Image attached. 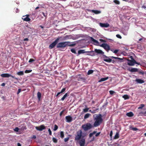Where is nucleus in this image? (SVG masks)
Returning <instances> with one entry per match:
<instances>
[{
    "instance_id": "39448f33",
    "label": "nucleus",
    "mask_w": 146,
    "mask_h": 146,
    "mask_svg": "<svg viewBox=\"0 0 146 146\" xmlns=\"http://www.w3.org/2000/svg\"><path fill=\"white\" fill-rule=\"evenodd\" d=\"M61 38V37H58L53 42L49 45V48L50 49L53 48L58 43L59 40Z\"/></svg>"
},
{
    "instance_id": "aec40b11",
    "label": "nucleus",
    "mask_w": 146,
    "mask_h": 146,
    "mask_svg": "<svg viewBox=\"0 0 146 146\" xmlns=\"http://www.w3.org/2000/svg\"><path fill=\"white\" fill-rule=\"evenodd\" d=\"M126 115L129 117H132L133 116L134 114L132 112H130L127 113Z\"/></svg>"
},
{
    "instance_id": "5fc2aeb1",
    "label": "nucleus",
    "mask_w": 146,
    "mask_h": 146,
    "mask_svg": "<svg viewBox=\"0 0 146 146\" xmlns=\"http://www.w3.org/2000/svg\"><path fill=\"white\" fill-rule=\"evenodd\" d=\"M64 110L60 112V116H61L62 115V114H63V113L64 112Z\"/></svg>"
},
{
    "instance_id": "0e129e2a",
    "label": "nucleus",
    "mask_w": 146,
    "mask_h": 146,
    "mask_svg": "<svg viewBox=\"0 0 146 146\" xmlns=\"http://www.w3.org/2000/svg\"><path fill=\"white\" fill-rule=\"evenodd\" d=\"M5 85V84L4 83H3L1 84V86H4Z\"/></svg>"
},
{
    "instance_id": "0eeeda50",
    "label": "nucleus",
    "mask_w": 146,
    "mask_h": 146,
    "mask_svg": "<svg viewBox=\"0 0 146 146\" xmlns=\"http://www.w3.org/2000/svg\"><path fill=\"white\" fill-rule=\"evenodd\" d=\"M1 76L3 78H9L11 77L13 78H15L17 80H18V79L17 78L15 77L14 76H12L11 74L8 73H3L1 75Z\"/></svg>"
},
{
    "instance_id": "f8f14e48",
    "label": "nucleus",
    "mask_w": 146,
    "mask_h": 146,
    "mask_svg": "<svg viewBox=\"0 0 146 146\" xmlns=\"http://www.w3.org/2000/svg\"><path fill=\"white\" fill-rule=\"evenodd\" d=\"M29 15H27L25 16H23L22 19L24 21L27 22L31 20V19L29 18Z\"/></svg>"
},
{
    "instance_id": "ea45409f",
    "label": "nucleus",
    "mask_w": 146,
    "mask_h": 146,
    "mask_svg": "<svg viewBox=\"0 0 146 146\" xmlns=\"http://www.w3.org/2000/svg\"><path fill=\"white\" fill-rule=\"evenodd\" d=\"M133 131H136L138 130V129L136 127H131L130 128Z\"/></svg>"
},
{
    "instance_id": "9b49d317",
    "label": "nucleus",
    "mask_w": 146,
    "mask_h": 146,
    "mask_svg": "<svg viewBox=\"0 0 146 146\" xmlns=\"http://www.w3.org/2000/svg\"><path fill=\"white\" fill-rule=\"evenodd\" d=\"M103 58L104 59L103 60L104 61L109 63L111 62L112 60L111 58H108V56L104 54H103Z\"/></svg>"
},
{
    "instance_id": "37998d69",
    "label": "nucleus",
    "mask_w": 146,
    "mask_h": 146,
    "mask_svg": "<svg viewBox=\"0 0 146 146\" xmlns=\"http://www.w3.org/2000/svg\"><path fill=\"white\" fill-rule=\"evenodd\" d=\"M69 137H67L64 139V140L65 142H67L69 139Z\"/></svg>"
},
{
    "instance_id": "412c9836",
    "label": "nucleus",
    "mask_w": 146,
    "mask_h": 146,
    "mask_svg": "<svg viewBox=\"0 0 146 146\" xmlns=\"http://www.w3.org/2000/svg\"><path fill=\"white\" fill-rule=\"evenodd\" d=\"M78 81H84L86 79L85 78L81 76H80L78 78Z\"/></svg>"
},
{
    "instance_id": "bb28decb",
    "label": "nucleus",
    "mask_w": 146,
    "mask_h": 146,
    "mask_svg": "<svg viewBox=\"0 0 146 146\" xmlns=\"http://www.w3.org/2000/svg\"><path fill=\"white\" fill-rule=\"evenodd\" d=\"M119 133H118L117 132L116 133V134L115 135L114 137V139H118L119 138Z\"/></svg>"
},
{
    "instance_id": "f03ea898",
    "label": "nucleus",
    "mask_w": 146,
    "mask_h": 146,
    "mask_svg": "<svg viewBox=\"0 0 146 146\" xmlns=\"http://www.w3.org/2000/svg\"><path fill=\"white\" fill-rule=\"evenodd\" d=\"M76 44L75 43H72L69 42H60L58 43L57 45V48H64L67 46H73Z\"/></svg>"
},
{
    "instance_id": "c9c22d12",
    "label": "nucleus",
    "mask_w": 146,
    "mask_h": 146,
    "mask_svg": "<svg viewBox=\"0 0 146 146\" xmlns=\"http://www.w3.org/2000/svg\"><path fill=\"white\" fill-rule=\"evenodd\" d=\"M70 51L73 53H74L75 54L76 53V50L75 49H74V48L70 50Z\"/></svg>"
},
{
    "instance_id": "4468645a",
    "label": "nucleus",
    "mask_w": 146,
    "mask_h": 146,
    "mask_svg": "<svg viewBox=\"0 0 146 146\" xmlns=\"http://www.w3.org/2000/svg\"><path fill=\"white\" fill-rule=\"evenodd\" d=\"M100 25L102 27H108L110 26V25L108 23H100Z\"/></svg>"
},
{
    "instance_id": "a878e982",
    "label": "nucleus",
    "mask_w": 146,
    "mask_h": 146,
    "mask_svg": "<svg viewBox=\"0 0 146 146\" xmlns=\"http://www.w3.org/2000/svg\"><path fill=\"white\" fill-rule=\"evenodd\" d=\"M37 98L38 100H40L41 97V94L39 92H38L37 94Z\"/></svg>"
},
{
    "instance_id": "bf43d9fd",
    "label": "nucleus",
    "mask_w": 146,
    "mask_h": 146,
    "mask_svg": "<svg viewBox=\"0 0 146 146\" xmlns=\"http://www.w3.org/2000/svg\"><path fill=\"white\" fill-rule=\"evenodd\" d=\"M98 110V109H97L95 110H93V111L91 112L92 113H95V111Z\"/></svg>"
},
{
    "instance_id": "de8ad7c7",
    "label": "nucleus",
    "mask_w": 146,
    "mask_h": 146,
    "mask_svg": "<svg viewBox=\"0 0 146 146\" xmlns=\"http://www.w3.org/2000/svg\"><path fill=\"white\" fill-rule=\"evenodd\" d=\"M48 131L49 132V135H52V131L50 128H49L48 129Z\"/></svg>"
},
{
    "instance_id": "7c9ffc66",
    "label": "nucleus",
    "mask_w": 146,
    "mask_h": 146,
    "mask_svg": "<svg viewBox=\"0 0 146 146\" xmlns=\"http://www.w3.org/2000/svg\"><path fill=\"white\" fill-rule=\"evenodd\" d=\"M96 133V131H94L92 133H90L89 135L90 137H92L93 135L95 134Z\"/></svg>"
},
{
    "instance_id": "774afa93",
    "label": "nucleus",
    "mask_w": 146,
    "mask_h": 146,
    "mask_svg": "<svg viewBox=\"0 0 146 146\" xmlns=\"http://www.w3.org/2000/svg\"><path fill=\"white\" fill-rule=\"evenodd\" d=\"M17 146H21V144L19 143H18Z\"/></svg>"
},
{
    "instance_id": "6e6d98bb",
    "label": "nucleus",
    "mask_w": 146,
    "mask_h": 146,
    "mask_svg": "<svg viewBox=\"0 0 146 146\" xmlns=\"http://www.w3.org/2000/svg\"><path fill=\"white\" fill-rule=\"evenodd\" d=\"M100 41L102 42H106L105 40L101 39H100Z\"/></svg>"
},
{
    "instance_id": "e2e57ef3",
    "label": "nucleus",
    "mask_w": 146,
    "mask_h": 146,
    "mask_svg": "<svg viewBox=\"0 0 146 146\" xmlns=\"http://www.w3.org/2000/svg\"><path fill=\"white\" fill-rule=\"evenodd\" d=\"M94 140H95V138H94V136L93 137L92 139V140H91V141H94Z\"/></svg>"
},
{
    "instance_id": "052dcab7",
    "label": "nucleus",
    "mask_w": 146,
    "mask_h": 146,
    "mask_svg": "<svg viewBox=\"0 0 146 146\" xmlns=\"http://www.w3.org/2000/svg\"><path fill=\"white\" fill-rule=\"evenodd\" d=\"M23 40L24 41H28L29 40V39L28 38H26L25 39H24Z\"/></svg>"
},
{
    "instance_id": "e433bc0d",
    "label": "nucleus",
    "mask_w": 146,
    "mask_h": 146,
    "mask_svg": "<svg viewBox=\"0 0 146 146\" xmlns=\"http://www.w3.org/2000/svg\"><path fill=\"white\" fill-rule=\"evenodd\" d=\"M58 126L56 125H55L53 130L55 131L58 129Z\"/></svg>"
},
{
    "instance_id": "680f3d73",
    "label": "nucleus",
    "mask_w": 146,
    "mask_h": 146,
    "mask_svg": "<svg viewBox=\"0 0 146 146\" xmlns=\"http://www.w3.org/2000/svg\"><path fill=\"white\" fill-rule=\"evenodd\" d=\"M15 11L16 13H18L19 11V10L18 8H17L15 10Z\"/></svg>"
},
{
    "instance_id": "c756f323",
    "label": "nucleus",
    "mask_w": 146,
    "mask_h": 146,
    "mask_svg": "<svg viewBox=\"0 0 146 146\" xmlns=\"http://www.w3.org/2000/svg\"><path fill=\"white\" fill-rule=\"evenodd\" d=\"M123 98L125 100L128 99L129 98V96L127 95H125L123 96Z\"/></svg>"
},
{
    "instance_id": "58836bf2",
    "label": "nucleus",
    "mask_w": 146,
    "mask_h": 146,
    "mask_svg": "<svg viewBox=\"0 0 146 146\" xmlns=\"http://www.w3.org/2000/svg\"><path fill=\"white\" fill-rule=\"evenodd\" d=\"M88 110H89V108H87L83 109V111L84 112L86 113V112H88Z\"/></svg>"
},
{
    "instance_id": "09e8293b",
    "label": "nucleus",
    "mask_w": 146,
    "mask_h": 146,
    "mask_svg": "<svg viewBox=\"0 0 146 146\" xmlns=\"http://www.w3.org/2000/svg\"><path fill=\"white\" fill-rule=\"evenodd\" d=\"M140 114H143L145 116H146V111H145V112H141L140 113Z\"/></svg>"
},
{
    "instance_id": "1a4fd4ad",
    "label": "nucleus",
    "mask_w": 146,
    "mask_h": 146,
    "mask_svg": "<svg viewBox=\"0 0 146 146\" xmlns=\"http://www.w3.org/2000/svg\"><path fill=\"white\" fill-rule=\"evenodd\" d=\"M85 141H86L85 139L82 138L77 142H78L80 146H84L85 143Z\"/></svg>"
},
{
    "instance_id": "6e6552de",
    "label": "nucleus",
    "mask_w": 146,
    "mask_h": 146,
    "mask_svg": "<svg viewBox=\"0 0 146 146\" xmlns=\"http://www.w3.org/2000/svg\"><path fill=\"white\" fill-rule=\"evenodd\" d=\"M101 47H103L105 50L108 51L110 49V46L106 43H103L100 45Z\"/></svg>"
},
{
    "instance_id": "a19ab883",
    "label": "nucleus",
    "mask_w": 146,
    "mask_h": 146,
    "mask_svg": "<svg viewBox=\"0 0 146 146\" xmlns=\"http://www.w3.org/2000/svg\"><path fill=\"white\" fill-rule=\"evenodd\" d=\"M145 105L143 104H141L140 105V106L138 108L139 109H141Z\"/></svg>"
},
{
    "instance_id": "338daca9",
    "label": "nucleus",
    "mask_w": 146,
    "mask_h": 146,
    "mask_svg": "<svg viewBox=\"0 0 146 146\" xmlns=\"http://www.w3.org/2000/svg\"><path fill=\"white\" fill-rule=\"evenodd\" d=\"M32 138H33V139H36V135H33V137H32Z\"/></svg>"
},
{
    "instance_id": "423d86ee",
    "label": "nucleus",
    "mask_w": 146,
    "mask_h": 146,
    "mask_svg": "<svg viewBox=\"0 0 146 146\" xmlns=\"http://www.w3.org/2000/svg\"><path fill=\"white\" fill-rule=\"evenodd\" d=\"M128 61L127 64L129 66H133L135 64L138 65H140V63L136 62L134 59H133L132 60H128Z\"/></svg>"
},
{
    "instance_id": "603ef678",
    "label": "nucleus",
    "mask_w": 146,
    "mask_h": 146,
    "mask_svg": "<svg viewBox=\"0 0 146 146\" xmlns=\"http://www.w3.org/2000/svg\"><path fill=\"white\" fill-rule=\"evenodd\" d=\"M21 89H19L18 91L17 92V94H19L21 92Z\"/></svg>"
},
{
    "instance_id": "cd10ccee",
    "label": "nucleus",
    "mask_w": 146,
    "mask_h": 146,
    "mask_svg": "<svg viewBox=\"0 0 146 146\" xmlns=\"http://www.w3.org/2000/svg\"><path fill=\"white\" fill-rule=\"evenodd\" d=\"M17 75L20 76L23 75L24 74L23 72V71H21L17 72Z\"/></svg>"
},
{
    "instance_id": "72a5a7b5",
    "label": "nucleus",
    "mask_w": 146,
    "mask_h": 146,
    "mask_svg": "<svg viewBox=\"0 0 146 146\" xmlns=\"http://www.w3.org/2000/svg\"><path fill=\"white\" fill-rule=\"evenodd\" d=\"M113 1L116 4L119 5L120 3L119 1L118 0H114Z\"/></svg>"
},
{
    "instance_id": "393cba45",
    "label": "nucleus",
    "mask_w": 146,
    "mask_h": 146,
    "mask_svg": "<svg viewBox=\"0 0 146 146\" xmlns=\"http://www.w3.org/2000/svg\"><path fill=\"white\" fill-rule=\"evenodd\" d=\"M90 115V114L89 113H86L84 115V118L85 119H87L89 117Z\"/></svg>"
},
{
    "instance_id": "2f4dec72",
    "label": "nucleus",
    "mask_w": 146,
    "mask_h": 146,
    "mask_svg": "<svg viewBox=\"0 0 146 146\" xmlns=\"http://www.w3.org/2000/svg\"><path fill=\"white\" fill-rule=\"evenodd\" d=\"M64 132L63 131H61L60 132V137L62 138H63L64 137Z\"/></svg>"
},
{
    "instance_id": "8fccbe9b",
    "label": "nucleus",
    "mask_w": 146,
    "mask_h": 146,
    "mask_svg": "<svg viewBox=\"0 0 146 146\" xmlns=\"http://www.w3.org/2000/svg\"><path fill=\"white\" fill-rule=\"evenodd\" d=\"M109 92L110 94L112 95L115 93V92L112 90H110L109 91Z\"/></svg>"
},
{
    "instance_id": "473e14b6",
    "label": "nucleus",
    "mask_w": 146,
    "mask_h": 146,
    "mask_svg": "<svg viewBox=\"0 0 146 146\" xmlns=\"http://www.w3.org/2000/svg\"><path fill=\"white\" fill-rule=\"evenodd\" d=\"M94 72V71L93 70H89L88 71V72L87 73V74L88 75H90V74H92Z\"/></svg>"
},
{
    "instance_id": "4c0bfd02",
    "label": "nucleus",
    "mask_w": 146,
    "mask_h": 146,
    "mask_svg": "<svg viewBox=\"0 0 146 146\" xmlns=\"http://www.w3.org/2000/svg\"><path fill=\"white\" fill-rule=\"evenodd\" d=\"M32 71V70H26L25 72L26 73H28L31 72Z\"/></svg>"
},
{
    "instance_id": "a18cd8bd",
    "label": "nucleus",
    "mask_w": 146,
    "mask_h": 146,
    "mask_svg": "<svg viewBox=\"0 0 146 146\" xmlns=\"http://www.w3.org/2000/svg\"><path fill=\"white\" fill-rule=\"evenodd\" d=\"M14 130L16 132H18L19 130V129L18 127H16Z\"/></svg>"
},
{
    "instance_id": "6ab92c4d",
    "label": "nucleus",
    "mask_w": 146,
    "mask_h": 146,
    "mask_svg": "<svg viewBox=\"0 0 146 146\" xmlns=\"http://www.w3.org/2000/svg\"><path fill=\"white\" fill-rule=\"evenodd\" d=\"M91 11L96 14H99L101 13V12L100 11L97 10H91Z\"/></svg>"
},
{
    "instance_id": "49530a36",
    "label": "nucleus",
    "mask_w": 146,
    "mask_h": 146,
    "mask_svg": "<svg viewBox=\"0 0 146 146\" xmlns=\"http://www.w3.org/2000/svg\"><path fill=\"white\" fill-rule=\"evenodd\" d=\"M116 36L120 39H121L122 38L121 36L119 34H117L116 35Z\"/></svg>"
},
{
    "instance_id": "4d7b16f0",
    "label": "nucleus",
    "mask_w": 146,
    "mask_h": 146,
    "mask_svg": "<svg viewBox=\"0 0 146 146\" xmlns=\"http://www.w3.org/2000/svg\"><path fill=\"white\" fill-rule=\"evenodd\" d=\"M112 134H113L112 131H110V137H111L112 136Z\"/></svg>"
},
{
    "instance_id": "ddd939ff",
    "label": "nucleus",
    "mask_w": 146,
    "mask_h": 146,
    "mask_svg": "<svg viewBox=\"0 0 146 146\" xmlns=\"http://www.w3.org/2000/svg\"><path fill=\"white\" fill-rule=\"evenodd\" d=\"M66 121L67 122L70 123L72 120V117L70 115L67 116L65 117Z\"/></svg>"
},
{
    "instance_id": "9d476101",
    "label": "nucleus",
    "mask_w": 146,
    "mask_h": 146,
    "mask_svg": "<svg viewBox=\"0 0 146 146\" xmlns=\"http://www.w3.org/2000/svg\"><path fill=\"white\" fill-rule=\"evenodd\" d=\"M35 129L37 130H38L39 131H42L43 130L45 129L46 127L44 125H42L39 126L35 127Z\"/></svg>"
},
{
    "instance_id": "79ce46f5",
    "label": "nucleus",
    "mask_w": 146,
    "mask_h": 146,
    "mask_svg": "<svg viewBox=\"0 0 146 146\" xmlns=\"http://www.w3.org/2000/svg\"><path fill=\"white\" fill-rule=\"evenodd\" d=\"M35 60L34 59H32V58H31L29 60V63H31L32 62L35 61Z\"/></svg>"
},
{
    "instance_id": "13d9d810",
    "label": "nucleus",
    "mask_w": 146,
    "mask_h": 146,
    "mask_svg": "<svg viewBox=\"0 0 146 146\" xmlns=\"http://www.w3.org/2000/svg\"><path fill=\"white\" fill-rule=\"evenodd\" d=\"M118 50H115L113 52H114V53H115L116 54V53H117V52H118Z\"/></svg>"
},
{
    "instance_id": "864d4df0",
    "label": "nucleus",
    "mask_w": 146,
    "mask_h": 146,
    "mask_svg": "<svg viewBox=\"0 0 146 146\" xmlns=\"http://www.w3.org/2000/svg\"><path fill=\"white\" fill-rule=\"evenodd\" d=\"M100 132H98V133H97L96 134V135H95V136H96V137H98V136L100 135Z\"/></svg>"
},
{
    "instance_id": "b1692460",
    "label": "nucleus",
    "mask_w": 146,
    "mask_h": 146,
    "mask_svg": "<svg viewBox=\"0 0 146 146\" xmlns=\"http://www.w3.org/2000/svg\"><path fill=\"white\" fill-rule=\"evenodd\" d=\"M68 96V94L67 93H66L61 98V100L64 101V99Z\"/></svg>"
},
{
    "instance_id": "c85d7f7f",
    "label": "nucleus",
    "mask_w": 146,
    "mask_h": 146,
    "mask_svg": "<svg viewBox=\"0 0 146 146\" xmlns=\"http://www.w3.org/2000/svg\"><path fill=\"white\" fill-rule=\"evenodd\" d=\"M91 40H92L94 42V43H96V44H98L99 43V42H98L95 39H94L92 37H91Z\"/></svg>"
},
{
    "instance_id": "4be33fe9",
    "label": "nucleus",
    "mask_w": 146,
    "mask_h": 146,
    "mask_svg": "<svg viewBox=\"0 0 146 146\" xmlns=\"http://www.w3.org/2000/svg\"><path fill=\"white\" fill-rule=\"evenodd\" d=\"M87 52L85 51L84 50H79L78 52V54H81Z\"/></svg>"
},
{
    "instance_id": "a211bd4d",
    "label": "nucleus",
    "mask_w": 146,
    "mask_h": 146,
    "mask_svg": "<svg viewBox=\"0 0 146 146\" xmlns=\"http://www.w3.org/2000/svg\"><path fill=\"white\" fill-rule=\"evenodd\" d=\"M27 30H28V33H31L33 32V28H32L30 27H27V28L26 29Z\"/></svg>"
},
{
    "instance_id": "5701e85b",
    "label": "nucleus",
    "mask_w": 146,
    "mask_h": 146,
    "mask_svg": "<svg viewBox=\"0 0 146 146\" xmlns=\"http://www.w3.org/2000/svg\"><path fill=\"white\" fill-rule=\"evenodd\" d=\"M108 77H107L106 78H102L100 79V80L99 81V82H101L105 81L108 80Z\"/></svg>"
},
{
    "instance_id": "3c124183",
    "label": "nucleus",
    "mask_w": 146,
    "mask_h": 146,
    "mask_svg": "<svg viewBox=\"0 0 146 146\" xmlns=\"http://www.w3.org/2000/svg\"><path fill=\"white\" fill-rule=\"evenodd\" d=\"M110 57L112 58H114L115 59H121L120 58H119L118 57H115L112 56H111Z\"/></svg>"
},
{
    "instance_id": "69168bd1",
    "label": "nucleus",
    "mask_w": 146,
    "mask_h": 146,
    "mask_svg": "<svg viewBox=\"0 0 146 146\" xmlns=\"http://www.w3.org/2000/svg\"><path fill=\"white\" fill-rule=\"evenodd\" d=\"M142 8L145 9L146 8V7L145 5H143L141 7Z\"/></svg>"
},
{
    "instance_id": "2eb2a0df",
    "label": "nucleus",
    "mask_w": 146,
    "mask_h": 146,
    "mask_svg": "<svg viewBox=\"0 0 146 146\" xmlns=\"http://www.w3.org/2000/svg\"><path fill=\"white\" fill-rule=\"evenodd\" d=\"M94 51L96 53L98 54H102L103 55L104 54V52H103L100 49H95Z\"/></svg>"
},
{
    "instance_id": "f704fd0d",
    "label": "nucleus",
    "mask_w": 146,
    "mask_h": 146,
    "mask_svg": "<svg viewBox=\"0 0 146 146\" xmlns=\"http://www.w3.org/2000/svg\"><path fill=\"white\" fill-rule=\"evenodd\" d=\"M52 140L54 143H56L57 142V140L56 138L53 137Z\"/></svg>"
},
{
    "instance_id": "7ed1b4c3",
    "label": "nucleus",
    "mask_w": 146,
    "mask_h": 146,
    "mask_svg": "<svg viewBox=\"0 0 146 146\" xmlns=\"http://www.w3.org/2000/svg\"><path fill=\"white\" fill-rule=\"evenodd\" d=\"M82 136V132L81 130L78 131L76 134L75 135L74 140L75 141L78 142L80 139H81Z\"/></svg>"
},
{
    "instance_id": "20e7f679",
    "label": "nucleus",
    "mask_w": 146,
    "mask_h": 146,
    "mask_svg": "<svg viewBox=\"0 0 146 146\" xmlns=\"http://www.w3.org/2000/svg\"><path fill=\"white\" fill-rule=\"evenodd\" d=\"M94 127L90 123H87L85 124L82 125V127L84 131H87Z\"/></svg>"
},
{
    "instance_id": "f3484780",
    "label": "nucleus",
    "mask_w": 146,
    "mask_h": 146,
    "mask_svg": "<svg viewBox=\"0 0 146 146\" xmlns=\"http://www.w3.org/2000/svg\"><path fill=\"white\" fill-rule=\"evenodd\" d=\"M135 81L138 83L142 84L144 83V81L143 80L141 79H136L135 80Z\"/></svg>"
},
{
    "instance_id": "dca6fc26",
    "label": "nucleus",
    "mask_w": 146,
    "mask_h": 146,
    "mask_svg": "<svg viewBox=\"0 0 146 146\" xmlns=\"http://www.w3.org/2000/svg\"><path fill=\"white\" fill-rule=\"evenodd\" d=\"M128 70L131 72H136L138 71V69L135 68H132L131 69L129 68Z\"/></svg>"
},
{
    "instance_id": "f257e3e1",
    "label": "nucleus",
    "mask_w": 146,
    "mask_h": 146,
    "mask_svg": "<svg viewBox=\"0 0 146 146\" xmlns=\"http://www.w3.org/2000/svg\"><path fill=\"white\" fill-rule=\"evenodd\" d=\"M94 116V115L93 116L94 119L95 120L94 124V127H97L100 125L102 123L103 119L102 115L100 114L97 115L95 117Z\"/></svg>"
},
{
    "instance_id": "c03bdc74",
    "label": "nucleus",
    "mask_w": 146,
    "mask_h": 146,
    "mask_svg": "<svg viewBox=\"0 0 146 146\" xmlns=\"http://www.w3.org/2000/svg\"><path fill=\"white\" fill-rule=\"evenodd\" d=\"M66 90V88H64L60 92L61 93H63V92H64Z\"/></svg>"
}]
</instances>
